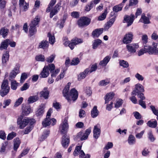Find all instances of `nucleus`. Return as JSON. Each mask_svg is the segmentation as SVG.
Masks as SVG:
<instances>
[{"mask_svg": "<svg viewBox=\"0 0 158 158\" xmlns=\"http://www.w3.org/2000/svg\"><path fill=\"white\" fill-rule=\"evenodd\" d=\"M60 128H61L60 130L61 133L64 134L62 137L61 144L64 148H66L68 146L70 142L69 137L66 134L69 128V125L66 120H64V122L61 124Z\"/></svg>", "mask_w": 158, "mask_h": 158, "instance_id": "f257e3e1", "label": "nucleus"}, {"mask_svg": "<svg viewBox=\"0 0 158 158\" xmlns=\"http://www.w3.org/2000/svg\"><path fill=\"white\" fill-rule=\"evenodd\" d=\"M35 122L34 119L26 117L23 119L22 117L19 118L17 120V124L21 129H23L28 124H33Z\"/></svg>", "mask_w": 158, "mask_h": 158, "instance_id": "f03ea898", "label": "nucleus"}, {"mask_svg": "<svg viewBox=\"0 0 158 158\" xmlns=\"http://www.w3.org/2000/svg\"><path fill=\"white\" fill-rule=\"evenodd\" d=\"M40 22V17L36 16L35 18L31 21L30 25L29 33L31 36L33 35L36 32V26Z\"/></svg>", "mask_w": 158, "mask_h": 158, "instance_id": "7ed1b4c3", "label": "nucleus"}, {"mask_svg": "<svg viewBox=\"0 0 158 158\" xmlns=\"http://www.w3.org/2000/svg\"><path fill=\"white\" fill-rule=\"evenodd\" d=\"M83 40L81 39L75 38L71 40V42L68 40L63 42V44L66 46H69L71 50L74 49V46L79 44L83 43Z\"/></svg>", "mask_w": 158, "mask_h": 158, "instance_id": "20e7f679", "label": "nucleus"}, {"mask_svg": "<svg viewBox=\"0 0 158 158\" xmlns=\"http://www.w3.org/2000/svg\"><path fill=\"white\" fill-rule=\"evenodd\" d=\"M91 22V19L86 17H81L77 21V24L79 27L88 26Z\"/></svg>", "mask_w": 158, "mask_h": 158, "instance_id": "39448f33", "label": "nucleus"}, {"mask_svg": "<svg viewBox=\"0 0 158 158\" xmlns=\"http://www.w3.org/2000/svg\"><path fill=\"white\" fill-rule=\"evenodd\" d=\"M135 16L134 14H131L130 15H125L124 16L123 23H127V26L129 27L133 23L135 19Z\"/></svg>", "mask_w": 158, "mask_h": 158, "instance_id": "423d86ee", "label": "nucleus"}, {"mask_svg": "<svg viewBox=\"0 0 158 158\" xmlns=\"http://www.w3.org/2000/svg\"><path fill=\"white\" fill-rule=\"evenodd\" d=\"M144 91L143 86L140 84L138 83L135 85V88L131 93V95H136V94Z\"/></svg>", "mask_w": 158, "mask_h": 158, "instance_id": "0eeeda50", "label": "nucleus"}, {"mask_svg": "<svg viewBox=\"0 0 158 158\" xmlns=\"http://www.w3.org/2000/svg\"><path fill=\"white\" fill-rule=\"evenodd\" d=\"M145 48L146 52L150 55L158 54V49L157 48L155 47H152L149 45H145Z\"/></svg>", "mask_w": 158, "mask_h": 158, "instance_id": "6e6552de", "label": "nucleus"}, {"mask_svg": "<svg viewBox=\"0 0 158 158\" xmlns=\"http://www.w3.org/2000/svg\"><path fill=\"white\" fill-rule=\"evenodd\" d=\"M78 96L77 91L75 89H72L69 93V97L71 99V102H74L77 99Z\"/></svg>", "mask_w": 158, "mask_h": 158, "instance_id": "1a4fd4ad", "label": "nucleus"}, {"mask_svg": "<svg viewBox=\"0 0 158 158\" xmlns=\"http://www.w3.org/2000/svg\"><path fill=\"white\" fill-rule=\"evenodd\" d=\"M133 37V33L131 32H129L126 34L123 40V43L125 44L131 43L132 41Z\"/></svg>", "mask_w": 158, "mask_h": 158, "instance_id": "9d476101", "label": "nucleus"}, {"mask_svg": "<svg viewBox=\"0 0 158 158\" xmlns=\"http://www.w3.org/2000/svg\"><path fill=\"white\" fill-rule=\"evenodd\" d=\"M19 5L21 10L25 12L29 8V4L25 2V0H19Z\"/></svg>", "mask_w": 158, "mask_h": 158, "instance_id": "9b49d317", "label": "nucleus"}, {"mask_svg": "<svg viewBox=\"0 0 158 158\" xmlns=\"http://www.w3.org/2000/svg\"><path fill=\"white\" fill-rule=\"evenodd\" d=\"M81 146H77L76 147L75 150L73 152V155L74 156H76L78 155V153L80 154L79 157L80 158L83 157L85 156V154L83 150H81Z\"/></svg>", "mask_w": 158, "mask_h": 158, "instance_id": "f8f14e48", "label": "nucleus"}, {"mask_svg": "<svg viewBox=\"0 0 158 158\" xmlns=\"http://www.w3.org/2000/svg\"><path fill=\"white\" fill-rule=\"evenodd\" d=\"M127 48L128 52L131 53H135L136 51V49L139 47L138 44H130L127 45Z\"/></svg>", "mask_w": 158, "mask_h": 158, "instance_id": "ddd939ff", "label": "nucleus"}, {"mask_svg": "<svg viewBox=\"0 0 158 158\" xmlns=\"http://www.w3.org/2000/svg\"><path fill=\"white\" fill-rule=\"evenodd\" d=\"M94 137L97 139L99 137L101 133L100 127L99 125L95 126L93 130Z\"/></svg>", "mask_w": 158, "mask_h": 158, "instance_id": "4468645a", "label": "nucleus"}, {"mask_svg": "<svg viewBox=\"0 0 158 158\" xmlns=\"http://www.w3.org/2000/svg\"><path fill=\"white\" fill-rule=\"evenodd\" d=\"M69 87L68 85H66L62 92L63 96L65 97L66 99L67 100L68 102L71 103V100L69 97Z\"/></svg>", "mask_w": 158, "mask_h": 158, "instance_id": "2eb2a0df", "label": "nucleus"}, {"mask_svg": "<svg viewBox=\"0 0 158 158\" xmlns=\"http://www.w3.org/2000/svg\"><path fill=\"white\" fill-rule=\"evenodd\" d=\"M19 68L17 67L15 68L11 72L9 76V80H13L16 75L19 73Z\"/></svg>", "mask_w": 158, "mask_h": 158, "instance_id": "dca6fc26", "label": "nucleus"}, {"mask_svg": "<svg viewBox=\"0 0 158 158\" xmlns=\"http://www.w3.org/2000/svg\"><path fill=\"white\" fill-rule=\"evenodd\" d=\"M47 87H44V90L40 92V100L41 99V97H43L45 99H47L48 98L49 92L47 90Z\"/></svg>", "mask_w": 158, "mask_h": 158, "instance_id": "f3484780", "label": "nucleus"}, {"mask_svg": "<svg viewBox=\"0 0 158 158\" xmlns=\"http://www.w3.org/2000/svg\"><path fill=\"white\" fill-rule=\"evenodd\" d=\"M9 146L8 143L7 141H5L2 143L0 149V153L1 154H5L6 152V148Z\"/></svg>", "mask_w": 158, "mask_h": 158, "instance_id": "a211bd4d", "label": "nucleus"}, {"mask_svg": "<svg viewBox=\"0 0 158 158\" xmlns=\"http://www.w3.org/2000/svg\"><path fill=\"white\" fill-rule=\"evenodd\" d=\"M89 74V68L85 69L83 72L81 73L78 76V80L81 81V79H84Z\"/></svg>", "mask_w": 158, "mask_h": 158, "instance_id": "6ab92c4d", "label": "nucleus"}, {"mask_svg": "<svg viewBox=\"0 0 158 158\" xmlns=\"http://www.w3.org/2000/svg\"><path fill=\"white\" fill-rule=\"evenodd\" d=\"M9 52L6 51L3 54L2 57V64L5 65L7 61L9 60Z\"/></svg>", "mask_w": 158, "mask_h": 158, "instance_id": "aec40b11", "label": "nucleus"}, {"mask_svg": "<svg viewBox=\"0 0 158 158\" xmlns=\"http://www.w3.org/2000/svg\"><path fill=\"white\" fill-rule=\"evenodd\" d=\"M139 22L143 23L144 24H148L150 23L149 18L146 17L144 13L143 14L141 15V18L139 19Z\"/></svg>", "mask_w": 158, "mask_h": 158, "instance_id": "412c9836", "label": "nucleus"}, {"mask_svg": "<svg viewBox=\"0 0 158 158\" xmlns=\"http://www.w3.org/2000/svg\"><path fill=\"white\" fill-rule=\"evenodd\" d=\"M10 42V40L6 39L2 42L0 46V50L6 49L8 46V42Z\"/></svg>", "mask_w": 158, "mask_h": 158, "instance_id": "4be33fe9", "label": "nucleus"}, {"mask_svg": "<svg viewBox=\"0 0 158 158\" xmlns=\"http://www.w3.org/2000/svg\"><path fill=\"white\" fill-rule=\"evenodd\" d=\"M110 58L111 57L110 56H106L100 62L99 64L102 67L106 66L107 63L110 61Z\"/></svg>", "mask_w": 158, "mask_h": 158, "instance_id": "5701e85b", "label": "nucleus"}, {"mask_svg": "<svg viewBox=\"0 0 158 158\" xmlns=\"http://www.w3.org/2000/svg\"><path fill=\"white\" fill-rule=\"evenodd\" d=\"M103 29L102 28H98L93 31L92 33V35L94 37H98L103 32Z\"/></svg>", "mask_w": 158, "mask_h": 158, "instance_id": "b1692460", "label": "nucleus"}, {"mask_svg": "<svg viewBox=\"0 0 158 158\" xmlns=\"http://www.w3.org/2000/svg\"><path fill=\"white\" fill-rule=\"evenodd\" d=\"M99 112L97 109V107L94 106L91 111V116L93 118H95L98 115Z\"/></svg>", "mask_w": 158, "mask_h": 158, "instance_id": "393cba45", "label": "nucleus"}, {"mask_svg": "<svg viewBox=\"0 0 158 158\" xmlns=\"http://www.w3.org/2000/svg\"><path fill=\"white\" fill-rule=\"evenodd\" d=\"M102 43V41L98 39L94 40L93 42L92 48L93 49H96Z\"/></svg>", "mask_w": 158, "mask_h": 158, "instance_id": "a878e982", "label": "nucleus"}, {"mask_svg": "<svg viewBox=\"0 0 158 158\" xmlns=\"http://www.w3.org/2000/svg\"><path fill=\"white\" fill-rule=\"evenodd\" d=\"M114 94L113 92H110L107 94L105 96V103L109 102L114 97Z\"/></svg>", "mask_w": 158, "mask_h": 158, "instance_id": "bb28decb", "label": "nucleus"}, {"mask_svg": "<svg viewBox=\"0 0 158 158\" xmlns=\"http://www.w3.org/2000/svg\"><path fill=\"white\" fill-rule=\"evenodd\" d=\"M124 4V3L122 2L120 4L113 7L112 9L113 11L115 12H118L119 11H121L122 9Z\"/></svg>", "mask_w": 158, "mask_h": 158, "instance_id": "cd10ccee", "label": "nucleus"}, {"mask_svg": "<svg viewBox=\"0 0 158 158\" xmlns=\"http://www.w3.org/2000/svg\"><path fill=\"white\" fill-rule=\"evenodd\" d=\"M49 43L47 40H43L40 43V48L47 50L48 48Z\"/></svg>", "mask_w": 158, "mask_h": 158, "instance_id": "c85d7f7f", "label": "nucleus"}, {"mask_svg": "<svg viewBox=\"0 0 158 158\" xmlns=\"http://www.w3.org/2000/svg\"><path fill=\"white\" fill-rule=\"evenodd\" d=\"M50 131L48 130H46L44 131L42 134L41 137L40 139V141H43L46 139L48 136H49L50 134Z\"/></svg>", "mask_w": 158, "mask_h": 158, "instance_id": "c756f323", "label": "nucleus"}, {"mask_svg": "<svg viewBox=\"0 0 158 158\" xmlns=\"http://www.w3.org/2000/svg\"><path fill=\"white\" fill-rule=\"evenodd\" d=\"M39 99V97L37 95L30 96L27 100L28 104L32 103L35 102Z\"/></svg>", "mask_w": 158, "mask_h": 158, "instance_id": "7c9ffc66", "label": "nucleus"}, {"mask_svg": "<svg viewBox=\"0 0 158 158\" xmlns=\"http://www.w3.org/2000/svg\"><path fill=\"white\" fill-rule=\"evenodd\" d=\"M147 124L149 127L155 128L157 127V123L156 120H153L148 121Z\"/></svg>", "mask_w": 158, "mask_h": 158, "instance_id": "2f4dec72", "label": "nucleus"}, {"mask_svg": "<svg viewBox=\"0 0 158 158\" xmlns=\"http://www.w3.org/2000/svg\"><path fill=\"white\" fill-rule=\"evenodd\" d=\"M14 149L15 151H17V149L19 147L20 144V141L19 138H16L14 140Z\"/></svg>", "mask_w": 158, "mask_h": 158, "instance_id": "473e14b6", "label": "nucleus"}, {"mask_svg": "<svg viewBox=\"0 0 158 158\" xmlns=\"http://www.w3.org/2000/svg\"><path fill=\"white\" fill-rule=\"evenodd\" d=\"M9 30L7 28L2 27L0 30V34L5 38L8 35Z\"/></svg>", "mask_w": 158, "mask_h": 158, "instance_id": "72a5a7b5", "label": "nucleus"}, {"mask_svg": "<svg viewBox=\"0 0 158 158\" xmlns=\"http://www.w3.org/2000/svg\"><path fill=\"white\" fill-rule=\"evenodd\" d=\"M47 36L49 38V43L53 45L55 42V38L54 35H52L50 32H48Z\"/></svg>", "mask_w": 158, "mask_h": 158, "instance_id": "f704fd0d", "label": "nucleus"}, {"mask_svg": "<svg viewBox=\"0 0 158 158\" xmlns=\"http://www.w3.org/2000/svg\"><path fill=\"white\" fill-rule=\"evenodd\" d=\"M32 111L30 106H26L23 109L22 113L23 115H27Z\"/></svg>", "mask_w": 158, "mask_h": 158, "instance_id": "c9c22d12", "label": "nucleus"}, {"mask_svg": "<svg viewBox=\"0 0 158 158\" xmlns=\"http://www.w3.org/2000/svg\"><path fill=\"white\" fill-rule=\"evenodd\" d=\"M10 89V88H6L4 87L1 88V90H0V95L2 97H4L9 93Z\"/></svg>", "mask_w": 158, "mask_h": 158, "instance_id": "e433bc0d", "label": "nucleus"}, {"mask_svg": "<svg viewBox=\"0 0 158 158\" xmlns=\"http://www.w3.org/2000/svg\"><path fill=\"white\" fill-rule=\"evenodd\" d=\"M88 138L87 135H85L84 133L82 132H80L78 133L77 138L79 139L81 141L85 140L87 139Z\"/></svg>", "mask_w": 158, "mask_h": 158, "instance_id": "4c0bfd02", "label": "nucleus"}, {"mask_svg": "<svg viewBox=\"0 0 158 158\" xmlns=\"http://www.w3.org/2000/svg\"><path fill=\"white\" fill-rule=\"evenodd\" d=\"M51 119L46 118L42 122V125L44 127L49 126L51 123Z\"/></svg>", "mask_w": 158, "mask_h": 158, "instance_id": "58836bf2", "label": "nucleus"}, {"mask_svg": "<svg viewBox=\"0 0 158 158\" xmlns=\"http://www.w3.org/2000/svg\"><path fill=\"white\" fill-rule=\"evenodd\" d=\"M110 79L106 78L104 80L100 81L98 83V85L100 86H105L108 85L110 83Z\"/></svg>", "mask_w": 158, "mask_h": 158, "instance_id": "ea45409f", "label": "nucleus"}, {"mask_svg": "<svg viewBox=\"0 0 158 158\" xmlns=\"http://www.w3.org/2000/svg\"><path fill=\"white\" fill-rule=\"evenodd\" d=\"M56 0H51L49 4L48 7L46 9V12H49L52 8L53 6L55 4L56 2Z\"/></svg>", "mask_w": 158, "mask_h": 158, "instance_id": "a19ab883", "label": "nucleus"}, {"mask_svg": "<svg viewBox=\"0 0 158 158\" xmlns=\"http://www.w3.org/2000/svg\"><path fill=\"white\" fill-rule=\"evenodd\" d=\"M108 13L107 8H106L102 15L99 16L98 18V20L99 21L103 20L106 18V15Z\"/></svg>", "mask_w": 158, "mask_h": 158, "instance_id": "79ce46f5", "label": "nucleus"}, {"mask_svg": "<svg viewBox=\"0 0 158 158\" xmlns=\"http://www.w3.org/2000/svg\"><path fill=\"white\" fill-rule=\"evenodd\" d=\"M46 68L47 67H44L42 71L40 73L42 78L46 77L49 75V72L48 71V70L46 69Z\"/></svg>", "mask_w": 158, "mask_h": 158, "instance_id": "37998d69", "label": "nucleus"}, {"mask_svg": "<svg viewBox=\"0 0 158 158\" xmlns=\"http://www.w3.org/2000/svg\"><path fill=\"white\" fill-rule=\"evenodd\" d=\"M128 142L130 145H132L134 144L135 142V137L132 135H130L128 137Z\"/></svg>", "mask_w": 158, "mask_h": 158, "instance_id": "c03bdc74", "label": "nucleus"}, {"mask_svg": "<svg viewBox=\"0 0 158 158\" xmlns=\"http://www.w3.org/2000/svg\"><path fill=\"white\" fill-rule=\"evenodd\" d=\"M44 67H47L46 69L48 70L49 72V71L51 72L54 70L55 68V65L53 64H50L48 66H45Z\"/></svg>", "mask_w": 158, "mask_h": 158, "instance_id": "a18cd8bd", "label": "nucleus"}, {"mask_svg": "<svg viewBox=\"0 0 158 158\" xmlns=\"http://www.w3.org/2000/svg\"><path fill=\"white\" fill-rule=\"evenodd\" d=\"M119 64L124 68H127L129 67L128 63L124 60H121L119 61Z\"/></svg>", "mask_w": 158, "mask_h": 158, "instance_id": "49530a36", "label": "nucleus"}, {"mask_svg": "<svg viewBox=\"0 0 158 158\" xmlns=\"http://www.w3.org/2000/svg\"><path fill=\"white\" fill-rule=\"evenodd\" d=\"M11 82V88L13 90H16L18 86V83L15 80H10Z\"/></svg>", "mask_w": 158, "mask_h": 158, "instance_id": "de8ad7c7", "label": "nucleus"}, {"mask_svg": "<svg viewBox=\"0 0 158 158\" xmlns=\"http://www.w3.org/2000/svg\"><path fill=\"white\" fill-rule=\"evenodd\" d=\"M97 64L96 63L91 65L90 69H89V73L95 71L97 70Z\"/></svg>", "mask_w": 158, "mask_h": 158, "instance_id": "09e8293b", "label": "nucleus"}, {"mask_svg": "<svg viewBox=\"0 0 158 158\" xmlns=\"http://www.w3.org/2000/svg\"><path fill=\"white\" fill-rule=\"evenodd\" d=\"M61 1H60L55 6L53 10L57 12L60 10L61 7Z\"/></svg>", "mask_w": 158, "mask_h": 158, "instance_id": "8fccbe9b", "label": "nucleus"}, {"mask_svg": "<svg viewBox=\"0 0 158 158\" xmlns=\"http://www.w3.org/2000/svg\"><path fill=\"white\" fill-rule=\"evenodd\" d=\"M80 62V60L78 58H74L73 59L72 62L70 63V65H76L78 64Z\"/></svg>", "mask_w": 158, "mask_h": 158, "instance_id": "3c124183", "label": "nucleus"}, {"mask_svg": "<svg viewBox=\"0 0 158 158\" xmlns=\"http://www.w3.org/2000/svg\"><path fill=\"white\" fill-rule=\"evenodd\" d=\"M29 125L30 126L27 127V128L25 129L24 134H28L33 128L34 127L33 125V124H29Z\"/></svg>", "mask_w": 158, "mask_h": 158, "instance_id": "603ef678", "label": "nucleus"}, {"mask_svg": "<svg viewBox=\"0 0 158 158\" xmlns=\"http://www.w3.org/2000/svg\"><path fill=\"white\" fill-rule=\"evenodd\" d=\"M55 56H56L54 54L51 55L50 56L47 58L46 61L48 63H52L54 60Z\"/></svg>", "mask_w": 158, "mask_h": 158, "instance_id": "864d4df0", "label": "nucleus"}, {"mask_svg": "<svg viewBox=\"0 0 158 158\" xmlns=\"http://www.w3.org/2000/svg\"><path fill=\"white\" fill-rule=\"evenodd\" d=\"M142 40L143 45L144 46V45H147L146 44L148 42V37L146 35H143L142 37Z\"/></svg>", "mask_w": 158, "mask_h": 158, "instance_id": "5fc2aeb1", "label": "nucleus"}, {"mask_svg": "<svg viewBox=\"0 0 158 158\" xmlns=\"http://www.w3.org/2000/svg\"><path fill=\"white\" fill-rule=\"evenodd\" d=\"M10 88L8 85V81L7 80H4L2 84L1 88Z\"/></svg>", "mask_w": 158, "mask_h": 158, "instance_id": "6e6d98bb", "label": "nucleus"}, {"mask_svg": "<svg viewBox=\"0 0 158 158\" xmlns=\"http://www.w3.org/2000/svg\"><path fill=\"white\" fill-rule=\"evenodd\" d=\"M16 135V133L14 132H12L9 133L7 137L8 140H10L13 139Z\"/></svg>", "mask_w": 158, "mask_h": 158, "instance_id": "4d7b16f0", "label": "nucleus"}, {"mask_svg": "<svg viewBox=\"0 0 158 158\" xmlns=\"http://www.w3.org/2000/svg\"><path fill=\"white\" fill-rule=\"evenodd\" d=\"M40 6V1L37 0L35 1L34 7L32 10V13H34L37 9H38Z\"/></svg>", "mask_w": 158, "mask_h": 158, "instance_id": "13d9d810", "label": "nucleus"}, {"mask_svg": "<svg viewBox=\"0 0 158 158\" xmlns=\"http://www.w3.org/2000/svg\"><path fill=\"white\" fill-rule=\"evenodd\" d=\"M40 6V1L37 0L35 1L34 7L32 10V13H34L37 9H38Z\"/></svg>", "mask_w": 158, "mask_h": 158, "instance_id": "bf43d9fd", "label": "nucleus"}, {"mask_svg": "<svg viewBox=\"0 0 158 158\" xmlns=\"http://www.w3.org/2000/svg\"><path fill=\"white\" fill-rule=\"evenodd\" d=\"M148 137L150 141L152 142H153L155 139V138L153 135L152 131H150L148 132Z\"/></svg>", "mask_w": 158, "mask_h": 158, "instance_id": "052dcab7", "label": "nucleus"}, {"mask_svg": "<svg viewBox=\"0 0 158 158\" xmlns=\"http://www.w3.org/2000/svg\"><path fill=\"white\" fill-rule=\"evenodd\" d=\"M23 100V98L22 97H20L18 98L15 103L14 106L16 107L19 106L22 103Z\"/></svg>", "mask_w": 158, "mask_h": 158, "instance_id": "680f3d73", "label": "nucleus"}, {"mask_svg": "<svg viewBox=\"0 0 158 158\" xmlns=\"http://www.w3.org/2000/svg\"><path fill=\"white\" fill-rule=\"evenodd\" d=\"M60 70L59 69H57L55 70L52 71L50 73H51V76L52 78L56 77L58 73L60 72Z\"/></svg>", "mask_w": 158, "mask_h": 158, "instance_id": "e2e57ef3", "label": "nucleus"}, {"mask_svg": "<svg viewBox=\"0 0 158 158\" xmlns=\"http://www.w3.org/2000/svg\"><path fill=\"white\" fill-rule=\"evenodd\" d=\"M27 77V74L25 73H23L21 77L20 82L23 83Z\"/></svg>", "mask_w": 158, "mask_h": 158, "instance_id": "0e129e2a", "label": "nucleus"}, {"mask_svg": "<svg viewBox=\"0 0 158 158\" xmlns=\"http://www.w3.org/2000/svg\"><path fill=\"white\" fill-rule=\"evenodd\" d=\"M79 114V116L80 118H84L86 115L85 111L81 109L80 110Z\"/></svg>", "mask_w": 158, "mask_h": 158, "instance_id": "69168bd1", "label": "nucleus"}, {"mask_svg": "<svg viewBox=\"0 0 158 158\" xmlns=\"http://www.w3.org/2000/svg\"><path fill=\"white\" fill-rule=\"evenodd\" d=\"M71 16L74 18H78L79 17V13L77 11H73L71 13Z\"/></svg>", "mask_w": 158, "mask_h": 158, "instance_id": "338daca9", "label": "nucleus"}, {"mask_svg": "<svg viewBox=\"0 0 158 158\" xmlns=\"http://www.w3.org/2000/svg\"><path fill=\"white\" fill-rule=\"evenodd\" d=\"M123 101L122 99H120L117 101L115 104V107L116 108H118L120 107L123 104Z\"/></svg>", "mask_w": 158, "mask_h": 158, "instance_id": "774afa93", "label": "nucleus"}]
</instances>
